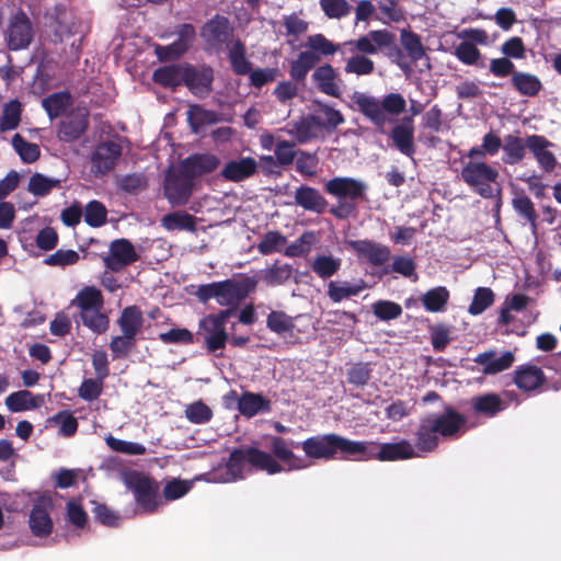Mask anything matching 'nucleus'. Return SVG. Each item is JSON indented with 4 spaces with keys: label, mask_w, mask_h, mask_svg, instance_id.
Returning <instances> with one entry per match:
<instances>
[{
    "label": "nucleus",
    "mask_w": 561,
    "mask_h": 561,
    "mask_svg": "<svg viewBox=\"0 0 561 561\" xmlns=\"http://www.w3.org/2000/svg\"><path fill=\"white\" fill-rule=\"evenodd\" d=\"M293 440L288 442L282 436H272V453L264 451L254 446L237 447L232 449L226 462L227 473L232 481L243 480L245 472L252 471L276 474L284 471V467L278 460L288 463L290 470L300 469L302 467L295 463L297 457L291 450V447H300Z\"/></svg>",
    "instance_id": "1"
},
{
    "label": "nucleus",
    "mask_w": 561,
    "mask_h": 561,
    "mask_svg": "<svg viewBox=\"0 0 561 561\" xmlns=\"http://www.w3.org/2000/svg\"><path fill=\"white\" fill-rule=\"evenodd\" d=\"M467 417L450 405L442 413L422 417L414 432V448L421 454L434 453L442 439H457L466 430Z\"/></svg>",
    "instance_id": "2"
},
{
    "label": "nucleus",
    "mask_w": 561,
    "mask_h": 561,
    "mask_svg": "<svg viewBox=\"0 0 561 561\" xmlns=\"http://www.w3.org/2000/svg\"><path fill=\"white\" fill-rule=\"evenodd\" d=\"M234 28L230 20L219 13L207 20L199 30L206 49L219 53L225 47L232 71L245 76L251 70V61L247 58V47L240 38H233Z\"/></svg>",
    "instance_id": "3"
},
{
    "label": "nucleus",
    "mask_w": 561,
    "mask_h": 561,
    "mask_svg": "<svg viewBox=\"0 0 561 561\" xmlns=\"http://www.w3.org/2000/svg\"><path fill=\"white\" fill-rule=\"evenodd\" d=\"M307 457L311 459H354L363 457L367 446L375 445L363 440H351L335 433L320 434L308 437L300 444Z\"/></svg>",
    "instance_id": "4"
},
{
    "label": "nucleus",
    "mask_w": 561,
    "mask_h": 561,
    "mask_svg": "<svg viewBox=\"0 0 561 561\" xmlns=\"http://www.w3.org/2000/svg\"><path fill=\"white\" fill-rule=\"evenodd\" d=\"M257 286V279L254 276H244L241 279L228 278L220 282L199 285L195 293L197 299L206 304L210 299H216L218 305L227 308H236L244 300L250 293Z\"/></svg>",
    "instance_id": "5"
},
{
    "label": "nucleus",
    "mask_w": 561,
    "mask_h": 561,
    "mask_svg": "<svg viewBox=\"0 0 561 561\" xmlns=\"http://www.w3.org/2000/svg\"><path fill=\"white\" fill-rule=\"evenodd\" d=\"M354 102L359 112L368 118L377 131L383 134L388 122L387 114L399 116L405 111L407 101L400 93H389L380 101L377 98L359 93L355 95Z\"/></svg>",
    "instance_id": "6"
},
{
    "label": "nucleus",
    "mask_w": 561,
    "mask_h": 561,
    "mask_svg": "<svg viewBox=\"0 0 561 561\" xmlns=\"http://www.w3.org/2000/svg\"><path fill=\"white\" fill-rule=\"evenodd\" d=\"M324 190L337 198V205L331 207L330 214L346 219L355 213L356 202L365 198L367 185L354 178L336 176L325 183Z\"/></svg>",
    "instance_id": "7"
},
{
    "label": "nucleus",
    "mask_w": 561,
    "mask_h": 561,
    "mask_svg": "<svg viewBox=\"0 0 561 561\" xmlns=\"http://www.w3.org/2000/svg\"><path fill=\"white\" fill-rule=\"evenodd\" d=\"M499 171L483 161L463 162L460 178L478 195L483 198H493L500 192L497 182Z\"/></svg>",
    "instance_id": "8"
},
{
    "label": "nucleus",
    "mask_w": 561,
    "mask_h": 561,
    "mask_svg": "<svg viewBox=\"0 0 561 561\" xmlns=\"http://www.w3.org/2000/svg\"><path fill=\"white\" fill-rule=\"evenodd\" d=\"M125 484L144 513L153 514L162 505L160 484L153 478L140 471H130L125 477Z\"/></svg>",
    "instance_id": "9"
},
{
    "label": "nucleus",
    "mask_w": 561,
    "mask_h": 561,
    "mask_svg": "<svg viewBox=\"0 0 561 561\" xmlns=\"http://www.w3.org/2000/svg\"><path fill=\"white\" fill-rule=\"evenodd\" d=\"M233 314V308H226L201 319L199 329L204 333L205 345L208 352L215 353L226 347L229 341L226 322Z\"/></svg>",
    "instance_id": "10"
},
{
    "label": "nucleus",
    "mask_w": 561,
    "mask_h": 561,
    "mask_svg": "<svg viewBox=\"0 0 561 561\" xmlns=\"http://www.w3.org/2000/svg\"><path fill=\"white\" fill-rule=\"evenodd\" d=\"M90 113L87 107H77L60 119L57 126V138L62 142L79 140L89 129Z\"/></svg>",
    "instance_id": "11"
},
{
    "label": "nucleus",
    "mask_w": 561,
    "mask_h": 561,
    "mask_svg": "<svg viewBox=\"0 0 561 561\" xmlns=\"http://www.w3.org/2000/svg\"><path fill=\"white\" fill-rule=\"evenodd\" d=\"M34 38L33 24L23 10H18L11 18L5 31L7 46L10 50H21L30 46Z\"/></svg>",
    "instance_id": "12"
},
{
    "label": "nucleus",
    "mask_w": 561,
    "mask_h": 561,
    "mask_svg": "<svg viewBox=\"0 0 561 561\" xmlns=\"http://www.w3.org/2000/svg\"><path fill=\"white\" fill-rule=\"evenodd\" d=\"M122 156V146L115 141L99 142L91 153L90 171L95 178H101L114 170Z\"/></svg>",
    "instance_id": "13"
},
{
    "label": "nucleus",
    "mask_w": 561,
    "mask_h": 561,
    "mask_svg": "<svg viewBox=\"0 0 561 561\" xmlns=\"http://www.w3.org/2000/svg\"><path fill=\"white\" fill-rule=\"evenodd\" d=\"M138 260L134 244L128 239L121 238L110 243L108 254L103 257V263L111 272L118 273Z\"/></svg>",
    "instance_id": "14"
},
{
    "label": "nucleus",
    "mask_w": 561,
    "mask_h": 561,
    "mask_svg": "<svg viewBox=\"0 0 561 561\" xmlns=\"http://www.w3.org/2000/svg\"><path fill=\"white\" fill-rule=\"evenodd\" d=\"M193 192V179L182 171L168 174L164 182L163 193L172 206L186 205Z\"/></svg>",
    "instance_id": "15"
},
{
    "label": "nucleus",
    "mask_w": 561,
    "mask_h": 561,
    "mask_svg": "<svg viewBox=\"0 0 561 561\" xmlns=\"http://www.w3.org/2000/svg\"><path fill=\"white\" fill-rule=\"evenodd\" d=\"M420 457L414 446L407 439L397 443H381L379 450L373 454L366 450L363 457L358 456L357 460L378 459L380 461H398Z\"/></svg>",
    "instance_id": "16"
},
{
    "label": "nucleus",
    "mask_w": 561,
    "mask_h": 561,
    "mask_svg": "<svg viewBox=\"0 0 561 561\" xmlns=\"http://www.w3.org/2000/svg\"><path fill=\"white\" fill-rule=\"evenodd\" d=\"M214 69L203 65L194 67L185 62L184 85L196 96H207L213 91Z\"/></svg>",
    "instance_id": "17"
},
{
    "label": "nucleus",
    "mask_w": 561,
    "mask_h": 561,
    "mask_svg": "<svg viewBox=\"0 0 561 561\" xmlns=\"http://www.w3.org/2000/svg\"><path fill=\"white\" fill-rule=\"evenodd\" d=\"M513 382L523 392L534 393L547 383L543 370L534 364H523L513 371Z\"/></svg>",
    "instance_id": "18"
},
{
    "label": "nucleus",
    "mask_w": 561,
    "mask_h": 561,
    "mask_svg": "<svg viewBox=\"0 0 561 561\" xmlns=\"http://www.w3.org/2000/svg\"><path fill=\"white\" fill-rule=\"evenodd\" d=\"M53 507L50 499H38L30 513L28 525L32 534L38 538H46L53 533L54 523L49 511Z\"/></svg>",
    "instance_id": "19"
},
{
    "label": "nucleus",
    "mask_w": 561,
    "mask_h": 561,
    "mask_svg": "<svg viewBox=\"0 0 561 561\" xmlns=\"http://www.w3.org/2000/svg\"><path fill=\"white\" fill-rule=\"evenodd\" d=\"M391 44V32L383 30L369 31L366 35L345 42L344 46H351V50L360 53L359 55H375L383 50V46Z\"/></svg>",
    "instance_id": "20"
},
{
    "label": "nucleus",
    "mask_w": 561,
    "mask_h": 561,
    "mask_svg": "<svg viewBox=\"0 0 561 561\" xmlns=\"http://www.w3.org/2000/svg\"><path fill=\"white\" fill-rule=\"evenodd\" d=\"M348 245L358 257L365 259L374 266L383 265L391 255L388 247L367 239L352 240L348 242Z\"/></svg>",
    "instance_id": "21"
},
{
    "label": "nucleus",
    "mask_w": 561,
    "mask_h": 561,
    "mask_svg": "<svg viewBox=\"0 0 561 561\" xmlns=\"http://www.w3.org/2000/svg\"><path fill=\"white\" fill-rule=\"evenodd\" d=\"M390 138L394 147L404 156L412 158L415 153L414 122L412 116H404L393 126Z\"/></svg>",
    "instance_id": "22"
},
{
    "label": "nucleus",
    "mask_w": 561,
    "mask_h": 561,
    "mask_svg": "<svg viewBox=\"0 0 561 561\" xmlns=\"http://www.w3.org/2000/svg\"><path fill=\"white\" fill-rule=\"evenodd\" d=\"M220 165V159L213 153H193L181 162L182 171L192 179L214 172Z\"/></svg>",
    "instance_id": "23"
},
{
    "label": "nucleus",
    "mask_w": 561,
    "mask_h": 561,
    "mask_svg": "<svg viewBox=\"0 0 561 561\" xmlns=\"http://www.w3.org/2000/svg\"><path fill=\"white\" fill-rule=\"evenodd\" d=\"M470 407L476 415L492 419L506 410L508 404L500 394L488 392L472 397L470 399Z\"/></svg>",
    "instance_id": "24"
},
{
    "label": "nucleus",
    "mask_w": 561,
    "mask_h": 561,
    "mask_svg": "<svg viewBox=\"0 0 561 561\" xmlns=\"http://www.w3.org/2000/svg\"><path fill=\"white\" fill-rule=\"evenodd\" d=\"M312 80L320 92L333 98H340L342 93L341 83L343 81L332 65L324 64L316 68L312 73Z\"/></svg>",
    "instance_id": "25"
},
{
    "label": "nucleus",
    "mask_w": 561,
    "mask_h": 561,
    "mask_svg": "<svg viewBox=\"0 0 561 561\" xmlns=\"http://www.w3.org/2000/svg\"><path fill=\"white\" fill-rule=\"evenodd\" d=\"M259 169L256 160L252 157H243L238 160H230L226 163L220 175L230 182H242L253 176Z\"/></svg>",
    "instance_id": "26"
},
{
    "label": "nucleus",
    "mask_w": 561,
    "mask_h": 561,
    "mask_svg": "<svg viewBox=\"0 0 561 561\" xmlns=\"http://www.w3.org/2000/svg\"><path fill=\"white\" fill-rule=\"evenodd\" d=\"M515 362V355L511 351L496 356V352L490 350L476 356L474 363L482 366V373L485 375H495L508 369Z\"/></svg>",
    "instance_id": "27"
},
{
    "label": "nucleus",
    "mask_w": 561,
    "mask_h": 561,
    "mask_svg": "<svg viewBox=\"0 0 561 561\" xmlns=\"http://www.w3.org/2000/svg\"><path fill=\"white\" fill-rule=\"evenodd\" d=\"M237 408L241 415L251 419L260 413H270L272 402L262 393L243 391L238 398Z\"/></svg>",
    "instance_id": "28"
},
{
    "label": "nucleus",
    "mask_w": 561,
    "mask_h": 561,
    "mask_svg": "<svg viewBox=\"0 0 561 561\" xmlns=\"http://www.w3.org/2000/svg\"><path fill=\"white\" fill-rule=\"evenodd\" d=\"M296 205L305 210L321 215L325 211L328 202L322 194L314 187L301 185L295 192Z\"/></svg>",
    "instance_id": "29"
},
{
    "label": "nucleus",
    "mask_w": 561,
    "mask_h": 561,
    "mask_svg": "<svg viewBox=\"0 0 561 561\" xmlns=\"http://www.w3.org/2000/svg\"><path fill=\"white\" fill-rule=\"evenodd\" d=\"M510 84L520 96L525 98L537 96L543 88L538 76L520 70H517L510 79Z\"/></svg>",
    "instance_id": "30"
},
{
    "label": "nucleus",
    "mask_w": 561,
    "mask_h": 561,
    "mask_svg": "<svg viewBox=\"0 0 561 561\" xmlns=\"http://www.w3.org/2000/svg\"><path fill=\"white\" fill-rule=\"evenodd\" d=\"M185 64H172L157 68L152 73L154 83L163 88H176L184 84Z\"/></svg>",
    "instance_id": "31"
},
{
    "label": "nucleus",
    "mask_w": 561,
    "mask_h": 561,
    "mask_svg": "<svg viewBox=\"0 0 561 561\" xmlns=\"http://www.w3.org/2000/svg\"><path fill=\"white\" fill-rule=\"evenodd\" d=\"M321 119L316 115H307L291 124L288 133L297 140L298 144H306L317 137L320 129Z\"/></svg>",
    "instance_id": "32"
},
{
    "label": "nucleus",
    "mask_w": 561,
    "mask_h": 561,
    "mask_svg": "<svg viewBox=\"0 0 561 561\" xmlns=\"http://www.w3.org/2000/svg\"><path fill=\"white\" fill-rule=\"evenodd\" d=\"M187 123L193 133L198 134L204 126L220 122V114L213 110H206L199 104H192L187 110Z\"/></svg>",
    "instance_id": "33"
},
{
    "label": "nucleus",
    "mask_w": 561,
    "mask_h": 561,
    "mask_svg": "<svg viewBox=\"0 0 561 561\" xmlns=\"http://www.w3.org/2000/svg\"><path fill=\"white\" fill-rule=\"evenodd\" d=\"M400 42L412 62L415 64L419 60L426 58V67L428 69L431 68L430 58L426 55V49L419 34L404 28L400 32Z\"/></svg>",
    "instance_id": "34"
},
{
    "label": "nucleus",
    "mask_w": 561,
    "mask_h": 561,
    "mask_svg": "<svg viewBox=\"0 0 561 561\" xmlns=\"http://www.w3.org/2000/svg\"><path fill=\"white\" fill-rule=\"evenodd\" d=\"M144 323L142 312L137 306H128L123 309L121 317L117 320V324L123 334L127 337H136L141 331Z\"/></svg>",
    "instance_id": "35"
},
{
    "label": "nucleus",
    "mask_w": 561,
    "mask_h": 561,
    "mask_svg": "<svg viewBox=\"0 0 561 561\" xmlns=\"http://www.w3.org/2000/svg\"><path fill=\"white\" fill-rule=\"evenodd\" d=\"M43 402L42 396H33L28 390H19L10 393L4 403L11 412H22L37 409Z\"/></svg>",
    "instance_id": "36"
},
{
    "label": "nucleus",
    "mask_w": 561,
    "mask_h": 561,
    "mask_svg": "<svg viewBox=\"0 0 561 561\" xmlns=\"http://www.w3.org/2000/svg\"><path fill=\"white\" fill-rule=\"evenodd\" d=\"M72 306H77L80 312L89 310L103 309L104 297L102 291L95 286H85L77 294L71 301Z\"/></svg>",
    "instance_id": "37"
},
{
    "label": "nucleus",
    "mask_w": 561,
    "mask_h": 561,
    "mask_svg": "<svg viewBox=\"0 0 561 561\" xmlns=\"http://www.w3.org/2000/svg\"><path fill=\"white\" fill-rule=\"evenodd\" d=\"M502 149L504 151L503 162L510 165L517 164L526 156L527 138L523 139L515 135H506Z\"/></svg>",
    "instance_id": "38"
},
{
    "label": "nucleus",
    "mask_w": 561,
    "mask_h": 561,
    "mask_svg": "<svg viewBox=\"0 0 561 561\" xmlns=\"http://www.w3.org/2000/svg\"><path fill=\"white\" fill-rule=\"evenodd\" d=\"M320 61V57L309 50L300 51L295 60H291L289 75L296 82H302L308 72Z\"/></svg>",
    "instance_id": "39"
},
{
    "label": "nucleus",
    "mask_w": 561,
    "mask_h": 561,
    "mask_svg": "<svg viewBox=\"0 0 561 561\" xmlns=\"http://www.w3.org/2000/svg\"><path fill=\"white\" fill-rule=\"evenodd\" d=\"M196 224V217L184 210L169 213L164 215L161 219L162 227L169 231L185 230L190 232H195Z\"/></svg>",
    "instance_id": "40"
},
{
    "label": "nucleus",
    "mask_w": 561,
    "mask_h": 561,
    "mask_svg": "<svg viewBox=\"0 0 561 561\" xmlns=\"http://www.w3.org/2000/svg\"><path fill=\"white\" fill-rule=\"evenodd\" d=\"M342 266V259L332 254H318L310 264L311 271L320 278L328 279L334 276Z\"/></svg>",
    "instance_id": "41"
},
{
    "label": "nucleus",
    "mask_w": 561,
    "mask_h": 561,
    "mask_svg": "<svg viewBox=\"0 0 561 561\" xmlns=\"http://www.w3.org/2000/svg\"><path fill=\"white\" fill-rule=\"evenodd\" d=\"M71 103L68 91L54 92L42 100V106L50 119L61 116Z\"/></svg>",
    "instance_id": "42"
},
{
    "label": "nucleus",
    "mask_w": 561,
    "mask_h": 561,
    "mask_svg": "<svg viewBox=\"0 0 561 561\" xmlns=\"http://www.w3.org/2000/svg\"><path fill=\"white\" fill-rule=\"evenodd\" d=\"M512 206L515 213L525 219L533 229L537 228L538 215L535 209V205L524 191H519L514 194Z\"/></svg>",
    "instance_id": "43"
},
{
    "label": "nucleus",
    "mask_w": 561,
    "mask_h": 561,
    "mask_svg": "<svg viewBox=\"0 0 561 561\" xmlns=\"http://www.w3.org/2000/svg\"><path fill=\"white\" fill-rule=\"evenodd\" d=\"M449 290L444 286H437L427 290L421 301L428 312H440L445 310L449 300Z\"/></svg>",
    "instance_id": "44"
},
{
    "label": "nucleus",
    "mask_w": 561,
    "mask_h": 561,
    "mask_svg": "<svg viewBox=\"0 0 561 561\" xmlns=\"http://www.w3.org/2000/svg\"><path fill=\"white\" fill-rule=\"evenodd\" d=\"M103 309L80 312L82 324L96 335L104 334L110 328V318Z\"/></svg>",
    "instance_id": "45"
},
{
    "label": "nucleus",
    "mask_w": 561,
    "mask_h": 561,
    "mask_svg": "<svg viewBox=\"0 0 561 561\" xmlns=\"http://www.w3.org/2000/svg\"><path fill=\"white\" fill-rule=\"evenodd\" d=\"M365 285L363 282L360 284H350L347 282H334L331 280L328 284V297L333 302H341L344 299H348L353 296H357L363 289Z\"/></svg>",
    "instance_id": "46"
},
{
    "label": "nucleus",
    "mask_w": 561,
    "mask_h": 561,
    "mask_svg": "<svg viewBox=\"0 0 561 561\" xmlns=\"http://www.w3.org/2000/svg\"><path fill=\"white\" fill-rule=\"evenodd\" d=\"M282 23L286 30L285 35L288 37L287 44L290 45H294L309 30V23L297 13L283 15Z\"/></svg>",
    "instance_id": "47"
},
{
    "label": "nucleus",
    "mask_w": 561,
    "mask_h": 561,
    "mask_svg": "<svg viewBox=\"0 0 561 561\" xmlns=\"http://www.w3.org/2000/svg\"><path fill=\"white\" fill-rule=\"evenodd\" d=\"M454 55L456 58L467 66H478L483 68L485 65L482 59L480 49L471 42L463 41L455 47Z\"/></svg>",
    "instance_id": "48"
},
{
    "label": "nucleus",
    "mask_w": 561,
    "mask_h": 561,
    "mask_svg": "<svg viewBox=\"0 0 561 561\" xmlns=\"http://www.w3.org/2000/svg\"><path fill=\"white\" fill-rule=\"evenodd\" d=\"M317 238L313 231L304 232L297 240L291 242L284 251L288 257H301L309 254Z\"/></svg>",
    "instance_id": "49"
},
{
    "label": "nucleus",
    "mask_w": 561,
    "mask_h": 561,
    "mask_svg": "<svg viewBox=\"0 0 561 561\" xmlns=\"http://www.w3.org/2000/svg\"><path fill=\"white\" fill-rule=\"evenodd\" d=\"M12 146L19 153L21 160L25 163H33L41 156V149L38 145L26 141L25 138L20 134H15L12 137Z\"/></svg>",
    "instance_id": "50"
},
{
    "label": "nucleus",
    "mask_w": 561,
    "mask_h": 561,
    "mask_svg": "<svg viewBox=\"0 0 561 561\" xmlns=\"http://www.w3.org/2000/svg\"><path fill=\"white\" fill-rule=\"evenodd\" d=\"M306 47L310 49L309 51L320 57L334 55L340 49L341 45L332 43L323 34L318 33L308 36Z\"/></svg>",
    "instance_id": "51"
},
{
    "label": "nucleus",
    "mask_w": 561,
    "mask_h": 561,
    "mask_svg": "<svg viewBox=\"0 0 561 561\" xmlns=\"http://www.w3.org/2000/svg\"><path fill=\"white\" fill-rule=\"evenodd\" d=\"M266 327L272 332L282 335L286 332H291L295 328V323L293 317L284 311L273 310L267 316Z\"/></svg>",
    "instance_id": "52"
},
{
    "label": "nucleus",
    "mask_w": 561,
    "mask_h": 561,
    "mask_svg": "<svg viewBox=\"0 0 561 561\" xmlns=\"http://www.w3.org/2000/svg\"><path fill=\"white\" fill-rule=\"evenodd\" d=\"M84 221L88 226L99 228L106 224L107 209L99 201H90L84 207Z\"/></svg>",
    "instance_id": "53"
},
{
    "label": "nucleus",
    "mask_w": 561,
    "mask_h": 561,
    "mask_svg": "<svg viewBox=\"0 0 561 561\" xmlns=\"http://www.w3.org/2000/svg\"><path fill=\"white\" fill-rule=\"evenodd\" d=\"M59 186L60 180L47 178L42 173H34L30 178L27 190L35 196H45L49 194L53 188Z\"/></svg>",
    "instance_id": "54"
},
{
    "label": "nucleus",
    "mask_w": 561,
    "mask_h": 561,
    "mask_svg": "<svg viewBox=\"0 0 561 561\" xmlns=\"http://www.w3.org/2000/svg\"><path fill=\"white\" fill-rule=\"evenodd\" d=\"M494 302V293L489 287H478L474 291L472 302L468 311L472 316H478L484 312Z\"/></svg>",
    "instance_id": "55"
},
{
    "label": "nucleus",
    "mask_w": 561,
    "mask_h": 561,
    "mask_svg": "<svg viewBox=\"0 0 561 561\" xmlns=\"http://www.w3.org/2000/svg\"><path fill=\"white\" fill-rule=\"evenodd\" d=\"M106 445L116 453L130 455V456H141L145 455L147 449L144 445L134 442H127L119 438H116L112 435H108L105 438Z\"/></svg>",
    "instance_id": "56"
},
{
    "label": "nucleus",
    "mask_w": 561,
    "mask_h": 561,
    "mask_svg": "<svg viewBox=\"0 0 561 561\" xmlns=\"http://www.w3.org/2000/svg\"><path fill=\"white\" fill-rule=\"evenodd\" d=\"M213 415V410L202 400L188 404L185 409V417L193 424H206Z\"/></svg>",
    "instance_id": "57"
},
{
    "label": "nucleus",
    "mask_w": 561,
    "mask_h": 561,
    "mask_svg": "<svg viewBox=\"0 0 561 561\" xmlns=\"http://www.w3.org/2000/svg\"><path fill=\"white\" fill-rule=\"evenodd\" d=\"M375 70L374 61L364 55H353L346 60L344 71L346 73H355L357 76H367Z\"/></svg>",
    "instance_id": "58"
},
{
    "label": "nucleus",
    "mask_w": 561,
    "mask_h": 561,
    "mask_svg": "<svg viewBox=\"0 0 561 561\" xmlns=\"http://www.w3.org/2000/svg\"><path fill=\"white\" fill-rule=\"evenodd\" d=\"M373 312L381 321L398 319L402 314V307L391 300H377L373 304Z\"/></svg>",
    "instance_id": "59"
},
{
    "label": "nucleus",
    "mask_w": 561,
    "mask_h": 561,
    "mask_svg": "<svg viewBox=\"0 0 561 561\" xmlns=\"http://www.w3.org/2000/svg\"><path fill=\"white\" fill-rule=\"evenodd\" d=\"M287 242L286 237L276 230L267 231L260 243L257 244V250L263 255H268L274 252L279 251L280 247H283Z\"/></svg>",
    "instance_id": "60"
},
{
    "label": "nucleus",
    "mask_w": 561,
    "mask_h": 561,
    "mask_svg": "<svg viewBox=\"0 0 561 561\" xmlns=\"http://www.w3.org/2000/svg\"><path fill=\"white\" fill-rule=\"evenodd\" d=\"M293 275V267L289 264H274L263 273V279L271 286L286 283Z\"/></svg>",
    "instance_id": "61"
},
{
    "label": "nucleus",
    "mask_w": 561,
    "mask_h": 561,
    "mask_svg": "<svg viewBox=\"0 0 561 561\" xmlns=\"http://www.w3.org/2000/svg\"><path fill=\"white\" fill-rule=\"evenodd\" d=\"M319 158L316 152L298 150L296 156V170L301 175L313 176L317 173Z\"/></svg>",
    "instance_id": "62"
},
{
    "label": "nucleus",
    "mask_w": 561,
    "mask_h": 561,
    "mask_svg": "<svg viewBox=\"0 0 561 561\" xmlns=\"http://www.w3.org/2000/svg\"><path fill=\"white\" fill-rule=\"evenodd\" d=\"M50 422L60 424L59 435L65 437L73 436L78 431V421L68 410L59 411L49 419Z\"/></svg>",
    "instance_id": "63"
},
{
    "label": "nucleus",
    "mask_w": 561,
    "mask_h": 561,
    "mask_svg": "<svg viewBox=\"0 0 561 561\" xmlns=\"http://www.w3.org/2000/svg\"><path fill=\"white\" fill-rule=\"evenodd\" d=\"M21 121V104L14 100L9 102L3 108V115L0 119L1 130L15 129Z\"/></svg>",
    "instance_id": "64"
}]
</instances>
